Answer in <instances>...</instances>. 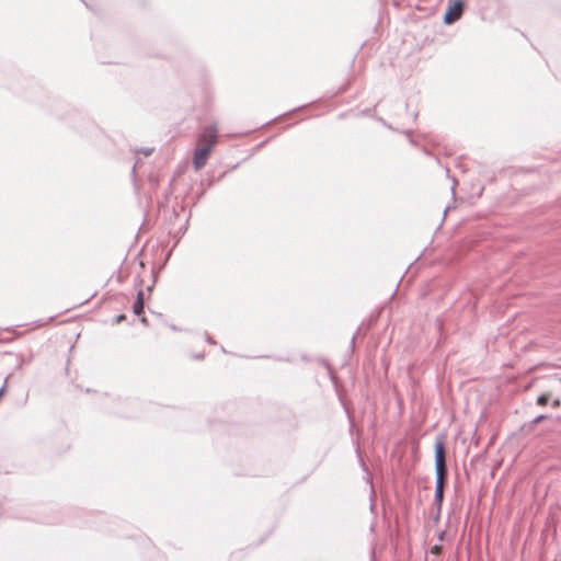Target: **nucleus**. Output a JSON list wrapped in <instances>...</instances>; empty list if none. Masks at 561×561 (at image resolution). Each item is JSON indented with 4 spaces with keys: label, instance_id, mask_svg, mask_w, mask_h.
Returning <instances> with one entry per match:
<instances>
[{
    "label": "nucleus",
    "instance_id": "1",
    "mask_svg": "<svg viewBox=\"0 0 561 561\" xmlns=\"http://www.w3.org/2000/svg\"><path fill=\"white\" fill-rule=\"evenodd\" d=\"M218 128L216 124L206 126L199 133L193 154V167L199 171L207 163L214 147L217 144Z\"/></svg>",
    "mask_w": 561,
    "mask_h": 561
},
{
    "label": "nucleus",
    "instance_id": "2",
    "mask_svg": "<svg viewBox=\"0 0 561 561\" xmlns=\"http://www.w3.org/2000/svg\"><path fill=\"white\" fill-rule=\"evenodd\" d=\"M435 466H436V501L438 504L444 499V488L447 480V468H446V451L443 442H437L435 445Z\"/></svg>",
    "mask_w": 561,
    "mask_h": 561
},
{
    "label": "nucleus",
    "instance_id": "3",
    "mask_svg": "<svg viewBox=\"0 0 561 561\" xmlns=\"http://www.w3.org/2000/svg\"><path fill=\"white\" fill-rule=\"evenodd\" d=\"M462 11H463V2L462 1H454L453 3L449 4V7L445 13L444 22L446 24H451V23L456 22L458 19H460Z\"/></svg>",
    "mask_w": 561,
    "mask_h": 561
},
{
    "label": "nucleus",
    "instance_id": "4",
    "mask_svg": "<svg viewBox=\"0 0 561 561\" xmlns=\"http://www.w3.org/2000/svg\"><path fill=\"white\" fill-rule=\"evenodd\" d=\"M144 291L140 290L133 306V310L136 316H141L144 313Z\"/></svg>",
    "mask_w": 561,
    "mask_h": 561
},
{
    "label": "nucleus",
    "instance_id": "5",
    "mask_svg": "<svg viewBox=\"0 0 561 561\" xmlns=\"http://www.w3.org/2000/svg\"><path fill=\"white\" fill-rule=\"evenodd\" d=\"M550 399V396L548 393H543L538 397L537 403L541 407L546 405Z\"/></svg>",
    "mask_w": 561,
    "mask_h": 561
},
{
    "label": "nucleus",
    "instance_id": "6",
    "mask_svg": "<svg viewBox=\"0 0 561 561\" xmlns=\"http://www.w3.org/2000/svg\"><path fill=\"white\" fill-rule=\"evenodd\" d=\"M431 552H432L433 554H439V553L442 552V547H440V546H433V547L431 548Z\"/></svg>",
    "mask_w": 561,
    "mask_h": 561
},
{
    "label": "nucleus",
    "instance_id": "7",
    "mask_svg": "<svg viewBox=\"0 0 561 561\" xmlns=\"http://www.w3.org/2000/svg\"><path fill=\"white\" fill-rule=\"evenodd\" d=\"M552 405H553V408L560 407V400L559 399L554 400Z\"/></svg>",
    "mask_w": 561,
    "mask_h": 561
},
{
    "label": "nucleus",
    "instance_id": "8",
    "mask_svg": "<svg viewBox=\"0 0 561 561\" xmlns=\"http://www.w3.org/2000/svg\"><path fill=\"white\" fill-rule=\"evenodd\" d=\"M543 419H545V416H543V415H539V416H537V417H536L535 422H536V423H539V422H541Z\"/></svg>",
    "mask_w": 561,
    "mask_h": 561
},
{
    "label": "nucleus",
    "instance_id": "9",
    "mask_svg": "<svg viewBox=\"0 0 561 561\" xmlns=\"http://www.w3.org/2000/svg\"><path fill=\"white\" fill-rule=\"evenodd\" d=\"M125 319V316L124 314H121L118 318H117V322H121L122 320Z\"/></svg>",
    "mask_w": 561,
    "mask_h": 561
}]
</instances>
